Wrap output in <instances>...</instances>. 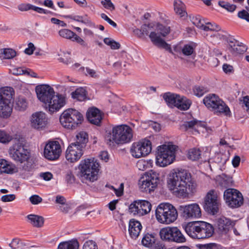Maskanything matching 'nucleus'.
I'll use <instances>...</instances> for the list:
<instances>
[{"instance_id": "obj_1", "label": "nucleus", "mask_w": 249, "mask_h": 249, "mask_svg": "<svg viewBox=\"0 0 249 249\" xmlns=\"http://www.w3.org/2000/svg\"><path fill=\"white\" fill-rule=\"evenodd\" d=\"M168 184L173 195L180 198H187L196 192V180L185 170H178L171 174Z\"/></svg>"}, {"instance_id": "obj_2", "label": "nucleus", "mask_w": 249, "mask_h": 249, "mask_svg": "<svg viewBox=\"0 0 249 249\" xmlns=\"http://www.w3.org/2000/svg\"><path fill=\"white\" fill-rule=\"evenodd\" d=\"M37 98L47 105L46 108L51 114L58 111L66 104V98L62 94L55 95L53 88L48 85L42 84L36 87Z\"/></svg>"}, {"instance_id": "obj_3", "label": "nucleus", "mask_w": 249, "mask_h": 249, "mask_svg": "<svg viewBox=\"0 0 249 249\" xmlns=\"http://www.w3.org/2000/svg\"><path fill=\"white\" fill-rule=\"evenodd\" d=\"M186 233L194 239H205L211 237L214 232L213 226L204 221L190 222L182 225Z\"/></svg>"}, {"instance_id": "obj_4", "label": "nucleus", "mask_w": 249, "mask_h": 249, "mask_svg": "<svg viewBox=\"0 0 249 249\" xmlns=\"http://www.w3.org/2000/svg\"><path fill=\"white\" fill-rule=\"evenodd\" d=\"M79 169L78 176L82 182H93L98 179L100 164L95 158H87L80 161Z\"/></svg>"}, {"instance_id": "obj_5", "label": "nucleus", "mask_w": 249, "mask_h": 249, "mask_svg": "<svg viewBox=\"0 0 249 249\" xmlns=\"http://www.w3.org/2000/svg\"><path fill=\"white\" fill-rule=\"evenodd\" d=\"M157 221L160 223L169 224L174 222L178 217L176 209L169 203H161L155 212Z\"/></svg>"}, {"instance_id": "obj_6", "label": "nucleus", "mask_w": 249, "mask_h": 249, "mask_svg": "<svg viewBox=\"0 0 249 249\" xmlns=\"http://www.w3.org/2000/svg\"><path fill=\"white\" fill-rule=\"evenodd\" d=\"M84 120L82 114L78 110L69 108L61 114L59 120L63 127L69 129H74L81 124Z\"/></svg>"}, {"instance_id": "obj_7", "label": "nucleus", "mask_w": 249, "mask_h": 249, "mask_svg": "<svg viewBox=\"0 0 249 249\" xmlns=\"http://www.w3.org/2000/svg\"><path fill=\"white\" fill-rule=\"evenodd\" d=\"M176 147L174 145H162L157 148L156 163L161 167L171 164L175 159Z\"/></svg>"}, {"instance_id": "obj_8", "label": "nucleus", "mask_w": 249, "mask_h": 249, "mask_svg": "<svg viewBox=\"0 0 249 249\" xmlns=\"http://www.w3.org/2000/svg\"><path fill=\"white\" fill-rule=\"evenodd\" d=\"M112 136L109 141L117 144H124L130 142L133 138V130L126 124H121L114 126L112 129Z\"/></svg>"}, {"instance_id": "obj_9", "label": "nucleus", "mask_w": 249, "mask_h": 249, "mask_svg": "<svg viewBox=\"0 0 249 249\" xmlns=\"http://www.w3.org/2000/svg\"><path fill=\"white\" fill-rule=\"evenodd\" d=\"M206 107L217 114H224L226 116L230 115L229 107L214 94H210L204 97L203 100Z\"/></svg>"}, {"instance_id": "obj_10", "label": "nucleus", "mask_w": 249, "mask_h": 249, "mask_svg": "<svg viewBox=\"0 0 249 249\" xmlns=\"http://www.w3.org/2000/svg\"><path fill=\"white\" fill-rule=\"evenodd\" d=\"M159 181V174L151 170L145 173L139 179V185L141 191L151 193L156 188Z\"/></svg>"}, {"instance_id": "obj_11", "label": "nucleus", "mask_w": 249, "mask_h": 249, "mask_svg": "<svg viewBox=\"0 0 249 249\" xmlns=\"http://www.w3.org/2000/svg\"><path fill=\"white\" fill-rule=\"evenodd\" d=\"M160 236L163 241L182 243L186 238L181 231L177 227H167L162 228L160 231Z\"/></svg>"}, {"instance_id": "obj_12", "label": "nucleus", "mask_w": 249, "mask_h": 249, "mask_svg": "<svg viewBox=\"0 0 249 249\" xmlns=\"http://www.w3.org/2000/svg\"><path fill=\"white\" fill-rule=\"evenodd\" d=\"M10 158L16 162L23 163L30 158V152L19 142L14 144L9 150Z\"/></svg>"}, {"instance_id": "obj_13", "label": "nucleus", "mask_w": 249, "mask_h": 249, "mask_svg": "<svg viewBox=\"0 0 249 249\" xmlns=\"http://www.w3.org/2000/svg\"><path fill=\"white\" fill-rule=\"evenodd\" d=\"M151 142L147 139H143L132 144L130 152L132 156L136 158L145 157L151 151Z\"/></svg>"}, {"instance_id": "obj_14", "label": "nucleus", "mask_w": 249, "mask_h": 249, "mask_svg": "<svg viewBox=\"0 0 249 249\" xmlns=\"http://www.w3.org/2000/svg\"><path fill=\"white\" fill-rule=\"evenodd\" d=\"M224 198L227 204L234 208L240 207L243 203V197L242 194L235 189L229 188L224 193Z\"/></svg>"}, {"instance_id": "obj_15", "label": "nucleus", "mask_w": 249, "mask_h": 249, "mask_svg": "<svg viewBox=\"0 0 249 249\" xmlns=\"http://www.w3.org/2000/svg\"><path fill=\"white\" fill-rule=\"evenodd\" d=\"M219 205L216 191L212 190L208 192L204 199V210L209 213L215 214L218 212Z\"/></svg>"}, {"instance_id": "obj_16", "label": "nucleus", "mask_w": 249, "mask_h": 249, "mask_svg": "<svg viewBox=\"0 0 249 249\" xmlns=\"http://www.w3.org/2000/svg\"><path fill=\"white\" fill-rule=\"evenodd\" d=\"M151 203L145 200H135L129 206V212L134 215L143 216L149 213L151 210Z\"/></svg>"}, {"instance_id": "obj_17", "label": "nucleus", "mask_w": 249, "mask_h": 249, "mask_svg": "<svg viewBox=\"0 0 249 249\" xmlns=\"http://www.w3.org/2000/svg\"><path fill=\"white\" fill-rule=\"evenodd\" d=\"M183 217L186 219L198 218L201 216L200 207L196 203L180 205L178 208Z\"/></svg>"}, {"instance_id": "obj_18", "label": "nucleus", "mask_w": 249, "mask_h": 249, "mask_svg": "<svg viewBox=\"0 0 249 249\" xmlns=\"http://www.w3.org/2000/svg\"><path fill=\"white\" fill-rule=\"evenodd\" d=\"M61 153V146L57 141L49 142L46 144L44 150L45 158L50 160L58 159Z\"/></svg>"}, {"instance_id": "obj_19", "label": "nucleus", "mask_w": 249, "mask_h": 249, "mask_svg": "<svg viewBox=\"0 0 249 249\" xmlns=\"http://www.w3.org/2000/svg\"><path fill=\"white\" fill-rule=\"evenodd\" d=\"M31 126L37 130L44 129L48 124V118L47 115L42 111L34 113L30 119Z\"/></svg>"}, {"instance_id": "obj_20", "label": "nucleus", "mask_w": 249, "mask_h": 249, "mask_svg": "<svg viewBox=\"0 0 249 249\" xmlns=\"http://www.w3.org/2000/svg\"><path fill=\"white\" fill-rule=\"evenodd\" d=\"M83 154V149L75 143H71L66 152V158L71 162H74L79 160Z\"/></svg>"}, {"instance_id": "obj_21", "label": "nucleus", "mask_w": 249, "mask_h": 249, "mask_svg": "<svg viewBox=\"0 0 249 249\" xmlns=\"http://www.w3.org/2000/svg\"><path fill=\"white\" fill-rule=\"evenodd\" d=\"M59 35L60 36L63 38L77 42L83 47H86L88 46L87 43L70 30L67 29H61L59 31Z\"/></svg>"}, {"instance_id": "obj_22", "label": "nucleus", "mask_w": 249, "mask_h": 249, "mask_svg": "<svg viewBox=\"0 0 249 249\" xmlns=\"http://www.w3.org/2000/svg\"><path fill=\"white\" fill-rule=\"evenodd\" d=\"M228 49L233 54H242L247 50V47L245 45L234 38H230L228 40Z\"/></svg>"}, {"instance_id": "obj_23", "label": "nucleus", "mask_w": 249, "mask_h": 249, "mask_svg": "<svg viewBox=\"0 0 249 249\" xmlns=\"http://www.w3.org/2000/svg\"><path fill=\"white\" fill-rule=\"evenodd\" d=\"M87 118L90 123L96 125H98L102 119L100 110L96 107H92L88 110Z\"/></svg>"}, {"instance_id": "obj_24", "label": "nucleus", "mask_w": 249, "mask_h": 249, "mask_svg": "<svg viewBox=\"0 0 249 249\" xmlns=\"http://www.w3.org/2000/svg\"><path fill=\"white\" fill-rule=\"evenodd\" d=\"M18 172V169L14 164L4 159L0 160V175L3 173L12 174Z\"/></svg>"}, {"instance_id": "obj_25", "label": "nucleus", "mask_w": 249, "mask_h": 249, "mask_svg": "<svg viewBox=\"0 0 249 249\" xmlns=\"http://www.w3.org/2000/svg\"><path fill=\"white\" fill-rule=\"evenodd\" d=\"M216 224L219 231L226 233L232 227L234 223L230 219L222 216L217 219Z\"/></svg>"}, {"instance_id": "obj_26", "label": "nucleus", "mask_w": 249, "mask_h": 249, "mask_svg": "<svg viewBox=\"0 0 249 249\" xmlns=\"http://www.w3.org/2000/svg\"><path fill=\"white\" fill-rule=\"evenodd\" d=\"M142 226L141 223L135 220L131 219L129 223V232L132 238L136 239L138 237L142 230Z\"/></svg>"}, {"instance_id": "obj_27", "label": "nucleus", "mask_w": 249, "mask_h": 249, "mask_svg": "<svg viewBox=\"0 0 249 249\" xmlns=\"http://www.w3.org/2000/svg\"><path fill=\"white\" fill-rule=\"evenodd\" d=\"M153 44L159 48H163L166 50L170 49L169 45L161 38L158 33L155 32H151L149 35Z\"/></svg>"}, {"instance_id": "obj_28", "label": "nucleus", "mask_w": 249, "mask_h": 249, "mask_svg": "<svg viewBox=\"0 0 249 249\" xmlns=\"http://www.w3.org/2000/svg\"><path fill=\"white\" fill-rule=\"evenodd\" d=\"M14 95V90L12 88L5 87L0 89V101L11 103Z\"/></svg>"}, {"instance_id": "obj_29", "label": "nucleus", "mask_w": 249, "mask_h": 249, "mask_svg": "<svg viewBox=\"0 0 249 249\" xmlns=\"http://www.w3.org/2000/svg\"><path fill=\"white\" fill-rule=\"evenodd\" d=\"M12 107L11 103L0 101V117L4 118L9 117L12 113Z\"/></svg>"}, {"instance_id": "obj_30", "label": "nucleus", "mask_w": 249, "mask_h": 249, "mask_svg": "<svg viewBox=\"0 0 249 249\" xmlns=\"http://www.w3.org/2000/svg\"><path fill=\"white\" fill-rule=\"evenodd\" d=\"M27 218L29 222L35 227L40 228L44 224V219L41 216L31 214L27 216Z\"/></svg>"}, {"instance_id": "obj_31", "label": "nucleus", "mask_w": 249, "mask_h": 249, "mask_svg": "<svg viewBox=\"0 0 249 249\" xmlns=\"http://www.w3.org/2000/svg\"><path fill=\"white\" fill-rule=\"evenodd\" d=\"M180 95L170 92L165 93L163 95V98L168 106L173 107H176L178 100Z\"/></svg>"}, {"instance_id": "obj_32", "label": "nucleus", "mask_w": 249, "mask_h": 249, "mask_svg": "<svg viewBox=\"0 0 249 249\" xmlns=\"http://www.w3.org/2000/svg\"><path fill=\"white\" fill-rule=\"evenodd\" d=\"M71 97L79 101H84L87 98V92L85 89L82 87L77 88L71 93Z\"/></svg>"}, {"instance_id": "obj_33", "label": "nucleus", "mask_w": 249, "mask_h": 249, "mask_svg": "<svg viewBox=\"0 0 249 249\" xmlns=\"http://www.w3.org/2000/svg\"><path fill=\"white\" fill-rule=\"evenodd\" d=\"M204 127V125L202 123L196 120V119L190 121L185 122L181 126L182 129L187 130L189 129H194L196 130L199 127Z\"/></svg>"}, {"instance_id": "obj_34", "label": "nucleus", "mask_w": 249, "mask_h": 249, "mask_svg": "<svg viewBox=\"0 0 249 249\" xmlns=\"http://www.w3.org/2000/svg\"><path fill=\"white\" fill-rule=\"evenodd\" d=\"M76 142L75 143L83 149L88 141V134L85 132H80L76 135Z\"/></svg>"}, {"instance_id": "obj_35", "label": "nucleus", "mask_w": 249, "mask_h": 249, "mask_svg": "<svg viewBox=\"0 0 249 249\" xmlns=\"http://www.w3.org/2000/svg\"><path fill=\"white\" fill-rule=\"evenodd\" d=\"M79 243L76 240L60 243L57 249H78Z\"/></svg>"}, {"instance_id": "obj_36", "label": "nucleus", "mask_w": 249, "mask_h": 249, "mask_svg": "<svg viewBox=\"0 0 249 249\" xmlns=\"http://www.w3.org/2000/svg\"><path fill=\"white\" fill-rule=\"evenodd\" d=\"M191 104V101L187 99L186 97L180 96L176 107L179 109L186 110L190 107Z\"/></svg>"}, {"instance_id": "obj_37", "label": "nucleus", "mask_w": 249, "mask_h": 249, "mask_svg": "<svg viewBox=\"0 0 249 249\" xmlns=\"http://www.w3.org/2000/svg\"><path fill=\"white\" fill-rule=\"evenodd\" d=\"M156 238L153 234L147 233L142 238V243L143 246L151 248L155 244Z\"/></svg>"}, {"instance_id": "obj_38", "label": "nucleus", "mask_w": 249, "mask_h": 249, "mask_svg": "<svg viewBox=\"0 0 249 249\" xmlns=\"http://www.w3.org/2000/svg\"><path fill=\"white\" fill-rule=\"evenodd\" d=\"M14 106L16 110L23 111L26 109L27 107V103L25 98L18 97L16 99Z\"/></svg>"}, {"instance_id": "obj_39", "label": "nucleus", "mask_w": 249, "mask_h": 249, "mask_svg": "<svg viewBox=\"0 0 249 249\" xmlns=\"http://www.w3.org/2000/svg\"><path fill=\"white\" fill-rule=\"evenodd\" d=\"M16 55V51L10 48L3 49L0 53V57L1 59H12Z\"/></svg>"}, {"instance_id": "obj_40", "label": "nucleus", "mask_w": 249, "mask_h": 249, "mask_svg": "<svg viewBox=\"0 0 249 249\" xmlns=\"http://www.w3.org/2000/svg\"><path fill=\"white\" fill-rule=\"evenodd\" d=\"M174 10L176 13L183 17L186 14L184 10V4L181 1L176 0L174 1Z\"/></svg>"}, {"instance_id": "obj_41", "label": "nucleus", "mask_w": 249, "mask_h": 249, "mask_svg": "<svg viewBox=\"0 0 249 249\" xmlns=\"http://www.w3.org/2000/svg\"><path fill=\"white\" fill-rule=\"evenodd\" d=\"M188 158L192 160H198L201 156V151L197 148L191 149L188 152Z\"/></svg>"}, {"instance_id": "obj_42", "label": "nucleus", "mask_w": 249, "mask_h": 249, "mask_svg": "<svg viewBox=\"0 0 249 249\" xmlns=\"http://www.w3.org/2000/svg\"><path fill=\"white\" fill-rule=\"evenodd\" d=\"M194 94L198 96L201 97L205 93L209 91V89L207 87L203 86H196L193 89Z\"/></svg>"}, {"instance_id": "obj_43", "label": "nucleus", "mask_w": 249, "mask_h": 249, "mask_svg": "<svg viewBox=\"0 0 249 249\" xmlns=\"http://www.w3.org/2000/svg\"><path fill=\"white\" fill-rule=\"evenodd\" d=\"M232 184V178L230 177H226L223 178L220 182V185L223 188H227L231 186Z\"/></svg>"}, {"instance_id": "obj_44", "label": "nucleus", "mask_w": 249, "mask_h": 249, "mask_svg": "<svg viewBox=\"0 0 249 249\" xmlns=\"http://www.w3.org/2000/svg\"><path fill=\"white\" fill-rule=\"evenodd\" d=\"M192 21L193 23L197 27L204 30L205 25L204 24V22L201 20L199 16L193 18Z\"/></svg>"}, {"instance_id": "obj_45", "label": "nucleus", "mask_w": 249, "mask_h": 249, "mask_svg": "<svg viewBox=\"0 0 249 249\" xmlns=\"http://www.w3.org/2000/svg\"><path fill=\"white\" fill-rule=\"evenodd\" d=\"M199 249H222L220 245L215 243H210L204 245H200Z\"/></svg>"}, {"instance_id": "obj_46", "label": "nucleus", "mask_w": 249, "mask_h": 249, "mask_svg": "<svg viewBox=\"0 0 249 249\" xmlns=\"http://www.w3.org/2000/svg\"><path fill=\"white\" fill-rule=\"evenodd\" d=\"M101 3L105 8L111 11L115 9V7L111 0H103L101 1Z\"/></svg>"}, {"instance_id": "obj_47", "label": "nucleus", "mask_w": 249, "mask_h": 249, "mask_svg": "<svg viewBox=\"0 0 249 249\" xmlns=\"http://www.w3.org/2000/svg\"><path fill=\"white\" fill-rule=\"evenodd\" d=\"M158 30L160 32V35L163 36H165L170 32V27L164 26L160 24L157 25Z\"/></svg>"}, {"instance_id": "obj_48", "label": "nucleus", "mask_w": 249, "mask_h": 249, "mask_svg": "<svg viewBox=\"0 0 249 249\" xmlns=\"http://www.w3.org/2000/svg\"><path fill=\"white\" fill-rule=\"evenodd\" d=\"M194 47L190 45H185L182 49V52L185 55H190L194 52Z\"/></svg>"}, {"instance_id": "obj_49", "label": "nucleus", "mask_w": 249, "mask_h": 249, "mask_svg": "<svg viewBox=\"0 0 249 249\" xmlns=\"http://www.w3.org/2000/svg\"><path fill=\"white\" fill-rule=\"evenodd\" d=\"M63 56L60 57L58 58V60L65 64L68 65L72 62L71 59L69 56L70 53H64Z\"/></svg>"}, {"instance_id": "obj_50", "label": "nucleus", "mask_w": 249, "mask_h": 249, "mask_svg": "<svg viewBox=\"0 0 249 249\" xmlns=\"http://www.w3.org/2000/svg\"><path fill=\"white\" fill-rule=\"evenodd\" d=\"M207 26L205 25L204 30V31H218L220 30V27L217 24L213 23L212 24V23H207Z\"/></svg>"}, {"instance_id": "obj_51", "label": "nucleus", "mask_w": 249, "mask_h": 249, "mask_svg": "<svg viewBox=\"0 0 249 249\" xmlns=\"http://www.w3.org/2000/svg\"><path fill=\"white\" fill-rule=\"evenodd\" d=\"M11 137L5 132L0 130V142L2 143H6L11 141Z\"/></svg>"}, {"instance_id": "obj_52", "label": "nucleus", "mask_w": 249, "mask_h": 249, "mask_svg": "<svg viewBox=\"0 0 249 249\" xmlns=\"http://www.w3.org/2000/svg\"><path fill=\"white\" fill-rule=\"evenodd\" d=\"M249 12L246 9L239 11L238 13V17L240 18L249 22Z\"/></svg>"}, {"instance_id": "obj_53", "label": "nucleus", "mask_w": 249, "mask_h": 249, "mask_svg": "<svg viewBox=\"0 0 249 249\" xmlns=\"http://www.w3.org/2000/svg\"><path fill=\"white\" fill-rule=\"evenodd\" d=\"M29 200L32 204L37 205L42 202V198L38 195H34L30 197Z\"/></svg>"}, {"instance_id": "obj_54", "label": "nucleus", "mask_w": 249, "mask_h": 249, "mask_svg": "<svg viewBox=\"0 0 249 249\" xmlns=\"http://www.w3.org/2000/svg\"><path fill=\"white\" fill-rule=\"evenodd\" d=\"M83 249H97V248L94 242L89 240L85 243Z\"/></svg>"}, {"instance_id": "obj_55", "label": "nucleus", "mask_w": 249, "mask_h": 249, "mask_svg": "<svg viewBox=\"0 0 249 249\" xmlns=\"http://www.w3.org/2000/svg\"><path fill=\"white\" fill-rule=\"evenodd\" d=\"M152 28H153V25L152 24H144L142 25L141 27L142 35H143L145 34L146 35H148L149 33V31Z\"/></svg>"}, {"instance_id": "obj_56", "label": "nucleus", "mask_w": 249, "mask_h": 249, "mask_svg": "<svg viewBox=\"0 0 249 249\" xmlns=\"http://www.w3.org/2000/svg\"><path fill=\"white\" fill-rule=\"evenodd\" d=\"M16 198V196L14 194H9L3 195L1 197V200L4 202H11L14 200Z\"/></svg>"}, {"instance_id": "obj_57", "label": "nucleus", "mask_w": 249, "mask_h": 249, "mask_svg": "<svg viewBox=\"0 0 249 249\" xmlns=\"http://www.w3.org/2000/svg\"><path fill=\"white\" fill-rule=\"evenodd\" d=\"M101 17L102 19L107 22L110 25L112 26L113 27H117V24L109 18L105 14L102 13L101 14Z\"/></svg>"}, {"instance_id": "obj_58", "label": "nucleus", "mask_w": 249, "mask_h": 249, "mask_svg": "<svg viewBox=\"0 0 249 249\" xmlns=\"http://www.w3.org/2000/svg\"><path fill=\"white\" fill-rule=\"evenodd\" d=\"M13 74L18 75L23 74V68L21 67H13L10 70Z\"/></svg>"}, {"instance_id": "obj_59", "label": "nucleus", "mask_w": 249, "mask_h": 249, "mask_svg": "<svg viewBox=\"0 0 249 249\" xmlns=\"http://www.w3.org/2000/svg\"><path fill=\"white\" fill-rule=\"evenodd\" d=\"M71 209L70 204L65 202L62 205H59V209L64 213H67L69 210Z\"/></svg>"}, {"instance_id": "obj_60", "label": "nucleus", "mask_w": 249, "mask_h": 249, "mask_svg": "<svg viewBox=\"0 0 249 249\" xmlns=\"http://www.w3.org/2000/svg\"><path fill=\"white\" fill-rule=\"evenodd\" d=\"M35 49V47L32 43H29L28 45V48H26L24 52L25 53L31 55L32 54Z\"/></svg>"}, {"instance_id": "obj_61", "label": "nucleus", "mask_w": 249, "mask_h": 249, "mask_svg": "<svg viewBox=\"0 0 249 249\" xmlns=\"http://www.w3.org/2000/svg\"><path fill=\"white\" fill-rule=\"evenodd\" d=\"M40 177L46 181L51 180L53 178V175L50 172L41 173Z\"/></svg>"}, {"instance_id": "obj_62", "label": "nucleus", "mask_w": 249, "mask_h": 249, "mask_svg": "<svg viewBox=\"0 0 249 249\" xmlns=\"http://www.w3.org/2000/svg\"><path fill=\"white\" fill-rule=\"evenodd\" d=\"M20 242V241L18 239H13L11 243L9 244V246L12 249H18L19 247V244Z\"/></svg>"}, {"instance_id": "obj_63", "label": "nucleus", "mask_w": 249, "mask_h": 249, "mask_svg": "<svg viewBox=\"0 0 249 249\" xmlns=\"http://www.w3.org/2000/svg\"><path fill=\"white\" fill-rule=\"evenodd\" d=\"M223 70L226 73H230L233 71L232 66L227 64H225L223 65Z\"/></svg>"}, {"instance_id": "obj_64", "label": "nucleus", "mask_w": 249, "mask_h": 249, "mask_svg": "<svg viewBox=\"0 0 249 249\" xmlns=\"http://www.w3.org/2000/svg\"><path fill=\"white\" fill-rule=\"evenodd\" d=\"M65 202H66V199L64 196L60 195H58L56 196L55 203L56 204L62 205Z\"/></svg>"}]
</instances>
